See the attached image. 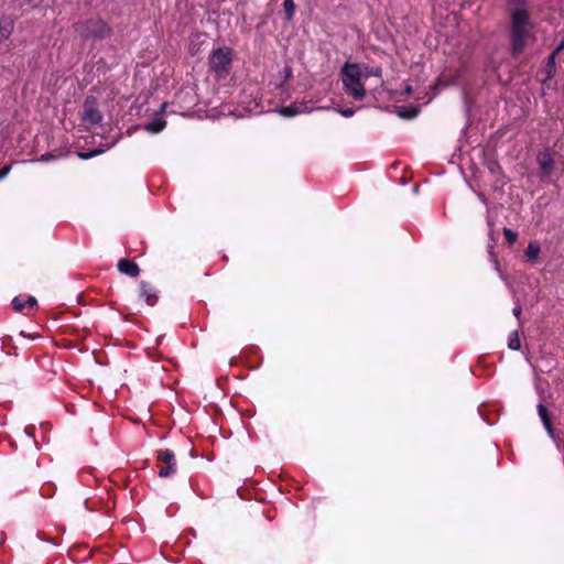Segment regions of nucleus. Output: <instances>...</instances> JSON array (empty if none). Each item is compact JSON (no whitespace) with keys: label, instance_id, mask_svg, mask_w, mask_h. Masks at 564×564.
<instances>
[{"label":"nucleus","instance_id":"f257e3e1","mask_svg":"<svg viewBox=\"0 0 564 564\" xmlns=\"http://www.w3.org/2000/svg\"><path fill=\"white\" fill-rule=\"evenodd\" d=\"M369 76H382L381 66H376L375 68L367 66L365 73L360 64H351V62H345L341 67V82L345 91L354 97V99H365L367 90L362 78H369Z\"/></svg>","mask_w":564,"mask_h":564},{"label":"nucleus","instance_id":"f03ea898","mask_svg":"<svg viewBox=\"0 0 564 564\" xmlns=\"http://www.w3.org/2000/svg\"><path fill=\"white\" fill-rule=\"evenodd\" d=\"M510 47L513 55H520L532 35L533 24L527 8H516L510 13Z\"/></svg>","mask_w":564,"mask_h":564},{"label":"nucleus","instance_id":"7ed1b4c3","mask_svg":"<svg viewBox=\"0 0 564 564\" xmlns=\"http://www.w3.org/2000/svg\"><path fill=\"white\" fill-rule=\"evenodd\" d=\"M76 31L85 39H105L110 35V28L100 19H90L77 24Z\"/></svg>","mask_w":564,"mask_h":564},{"label":"nucleus","instance_id":"20e7f679","mask_svg":"<svg viewBox=\"0 0 564 564\" xmlns=\"http://www.w3.org/2000/svg\"><path fill=\"white\" fill-rule=\"evenodd\" d=\"M231 58V51L229 48H217L209 58L210 68L221 76L227 73Z\"/></svg>","mask_w":564,"mask_h":564},{"label":"nucleus","instance_id":"39448f33","mask_svg":"<svg viewBox=\"0 0 564 564\" xmlns=\"http://www.w3.org/2000/svg\"><path fill=\"white\" fill-rule=\"evenodd\" d=\"M156 459L160 477L166 478L176 473L175 455L171 449L159 451Z\"/></svg>","mask_w":564,"mask_h":564},{"label":"nucleus","instance_id":"423d86ee","mask_svg":"<svg viewBox=\"0 0 564 564\" xmlns=\"http://www.w3.org/2000/svg\"><path fill=\"white\" fill-rule=\"evenodd\" d=\"M82 119L89 126H97L102 121V115L97 109L96 99L94 97H87L85 99Z\"/></svg>","mask_w":564,"mask_h":564},{"label":"nucleus","instance_id":"0eeeda50","mask_svg":"<svg viewBox=\"0 0 564 564\" xmlns=\"http://www.w3.org/2000/svg\"><path fill=\"white\" fill-rule=\"evenodd\" d=\"M536 162L541 167L543 176H550V174H552L555 162L551 150H547V148L541 150L538 153Z\"/></svg>","mask_w":564,"mask_h":564},{"label":"nucleus","instance_id":"6e6552de","mask_svg":"<svg viewBox=\"0 0 564 564\" xmlns=\"http://www.w3.org/2000/svg\"><path fill=\"white\" fill-rule=\"evenodd\" d=\"M140 296L144 299L149 305H154L158 300L156 291L145 281L140 283Z\"/></svg>","mask_w":564,"mask_h":564},{"label":"nucleus","instance_id":"1a4fd4ad","mask_svg":"<svg viewBox=\"0 0 564 564\" xmlns=\"http://www.w3.org/2000/svg\"><path fill=\"white\" fill-rule=\"evenodd\" d=\"M118 270L121 273L127 274L131 278L138 276L139 272H140L138 264L134 261L129 260V259H121L118 262Z\"/></svg>","mask_w":564,"mask_h":564},{"label":"nucleus","instance_id":"9d476101","mask_svg":"<svg viewBox=\"0 0 564 564\" xmlns=\"http://www.w3.org/2000/svg\"><path fill=\"white\" fill-rule=\"evenodd\" d=\"M13 31V22L9 18L0 17V42L8 40Z\"/></svg>","mask_w":564,"mask_h":564},{"label":"nucleus","instance_id":"9b49d317","mask_svg":"<svg viewBox=\"0 0 564 564\" xmlns=\"http://www.w3.org/2000/svg\"><path fill=\"white\" fill-rule=\"evenodd\" d=\"M538 413L541 416L542 422L545 429L547 430L549 434L554 435V429L552 427L550 412L547 411V408L543 405V403H539Z\"/></svg>","mask_w":564,"mask_h":564},{"label":"nucleus","instance_id":"f8f14e48","mask_svg":"<svg viewBox=\"0 0 564 564\" xmlns=\"http://www.w3.org/2000/svg\"><path fill=\"white\" fill-rule=\"evenodd\" d=\"M540 252H541L540 242H536V240H532V242H529L527 250H525V256L528 257L529 260H532V262H535V260H538V258L540 256Z\"/></svg>","mask_w":564,"mask_h":564},{"label":"nucleus","instance_id":"ddd939ff","mask_svg":"<svg viewBox=\"0 0 564 564\" xmlns=\"http://www.w3.org/2000/svg\"><path fill=\"white\" fill-rule=\"evenodd\" d=\"M165 124H166L165 120H163L161 118H155L151 122H148L144 126V129L150 133H158L165 128Z\"/></svg>","mask_w":564,"mask_h":564},{"label":"nucleus","instance_id":"4468645a","mask_svg":"<svg viewBox=\"0 0 564 564\" xmlns=\"http://www.w3.org/2000/svg\"><path fill=\"white\" fill-rule=\"evenodd\" d=\"M419 113V108L416 106H401L398 108V115L401 118H415Z\"/></svg>","mask_w":564,"mask_h":564},{"label":"nucleus","instance_id":"2eb2a0df","mask_svg":"<svg viewBox=\"0 0 564 564\" xmlns=\"http://www.w3.org/2000/svg\"><path fill=\"white\" fill-rule=\"evenodd\" d=\"M556 55H558V52L555 50L552 52V54L549 56L546 62V70L549 78H552L555 74V65H556Z\"/></svg>","mask_w":564,"mask_h":564},{"label":"nucleus","instance_id":"dca6fc26","mask_svg":"<svg viewBox=\"0 0 564 564\" xmlns=\"http://www.w3.org/2000/svg\"><path fill=\"white\" fill-rule=\"evenodd\" d=\"M508 346L511 348V350H520L521 348V340L520 335L518 330H513L509 335L508 339Z\"/></svg>","mask_w":564,"mask_h":564},{"label":"nucleus","instance_id":"f3484780","mask_svg":"<svg viewBox=\"0 0 564 564\" xmlns=\"http://www.w3.org/2000/svg\"><path fill=\"white\" fill-rule=\"evenodd\" d=\"M115 142H112L111 144L107 145L106 148H98V149H95V150H91V151H87V152H78V158H80L82 160H88V159H91L96 155H99L101 153H104L106 150H108Z\"/></svg>","mask_w":564,"mask_h":564},{"label":"nucleus","instance_id":"a211bd4d","mask_svg":"<svg viewBox=\"0 0 564 564\" xmlns=\"http://www.w3.org/2000/svg\"><path fill=\"white\" fill-rule=\"evenodd\" d=\"M502 231H503V235H505L507 241H509V243H514V241H517L518 234H517V231H514V229H510V227H505L502 229Z\"/></svg>","mask_w":564,"mask_h":564},{"label":"nucleus","instance_id":"6ab92c4d","mask_svg":"<svg viewBox=\"0 0 564 564\" xmlns=\"http://www.w3.org/2000/svg\"><path fill=\"white\" fill-rule=\"evenodd\" d=\"M284 10L286 12L288 18H292L295 11L294 0H284Z\"/></svg>","mask_w":564,"mask_h":564},{"label":"nucleus","instance_id":"aec40b11","mask_svg":"<svg viewBox=\"0 0 564 564\" xmlns=\"http://www.w3.org/2000/svg\"><path fill=\"white\" fill-rule=\"evenodd\" d=\"M12 305L17 312H22L24 310V307L26 306V303L23 302L20 297H14L12 300Z\"/></svg>","mask_w":564,"mask_h":564},{"label":"nucleus","instance_id":"412c9836","mask_svg":"<svg viewBox=\"0 0 564 564\" xmlns=\"http://www.w3.org/2000/svg\"><path fill=\"white\" fill-rule=\"evenodd\" d=\"M11 171V165H6L0 170V181L8 176Z\"/></svg>","mask_w":564,"mask_h":564},{"label":"nucleus","instance_id":"4be33fe9","mask_svg":"<svg viewBox=\"0 0 564 564\" xmlns=\"http://www.w3.org/2000/svg\"><path fill=\"white\" fill-rule=\"evenodd\" d=\"M248 111L250 115H259V113H262L264 111V109L260 108L258 105H256L254 108H249Z\"/></svg>","mask_w":564,"mask_h":564},{"label":"nucleus","instance_id":"5701e85b","mask_svg":"<svg viewBox=\"0 0 564 564\" xmlns=\"http://www.w3.org/2000/svg\"><path fill=\"white\" fill-rule=\"evenodd\" d=\"M53 159H55V156L53 154H43L36 161H39V162H48V161H51Z\"/></svg>","mask_w":564,"mask_h":564},{"label":"nucleus","instance_id":"b1692460","mask_svg":"<svg viewBox=\"0 0 564 564\" xmlns=\"http://www.w3.org/2000/svg\"><path fill=\"white\" fill-rule=\"evenodd\" d=\"M25 303H26V306H29L30 308H33L36 306L37 302L34 296H29Z\"/></svg>","mask_w":564,"mask_h":564},{"label":"nucleus","instance_id":"393cba45","mask_svg":"<svg viewBox=\"0 0 564 564\" xmlns=\"http://www.w3.org/2000/svg\"><path fill=\"white\" fill-rule=\"evenodd\" d=\"M343 116H354L355 110L354 108H345V110H340Z\"/></svg>","mask_w":564,"mask_h":564},{"label":"nucleus","instance_id":"a878e982","mask_svg":"<svg viewBox=\"0 0 564 564\" xmlns=\"http://www.w3.org/2000/svg\"><path fill=\"white\" fill-rule=\"evenodd\" d=\"M521 313H522V307H521V305H516V307H513V314H514L518 318H520Z\"/></svg>","mask_w":564,"mask_h":564},{"label":"nucleus","instance_id":"bb28decb","mask_svg":"<svg viewBox=\"0 0 564 564\" xmlns=\"http://www.w3.org/2000/svg\"><path fill=\"white\" fill-rule=\"evenodd\" d=\"M294 113H296V110H293V108H286V106H284V116H294Z\"/></svg>","mask_w":564,"mask_h":564},{"label":"nucleus","instance_id":"cd10ccee","mask_svg":"<svg viewBox=\"0 0 564 564\" xmlns=\"http://www.w3.org/2000/svg\"><path fill=\"white\" fill-rule=\"evenodd\" d=\"M267 111L268 112L272 111V112H276V113H282V107L280 105H276L273 109H269Z\"/></svg>","mask_w":564,"mask_h":564},{"label":"nucleus","instance_id":"c85d7f7f","mask_svg":"<svg viewBox=\"0 0 564 564\" xmlns=\"http://www.w3.org/2000/svg\"><path fill=\"white\" fill-rule=\"evenodd\" d=\"M564 48V37L560 41L558 45L556 46V51H558V53H561V51H563Z\"/></svg>","mask_w":564,"mask_h":564},{"label":"nucleus","instance_id":"c756f323","mask_svg":"<svg viewBox=\"0 0 564 564\" xmlns=\"http://www.w3.org/2000/svg\"><path fill=\"white\" fill-rule=\"evenodd\" d=\"M284 75H285V78L286 76H291V70H286V68L284 69Z\"/></svg>","mask_w":564,"mask_h":564},{"label":"nucleus","instance_id":"7c9ffc66","mask_svg":"<svg viewBox=\"0 0 564 564\" xmlns=\"http://www.w3.org/2000/svg\"><path fill=\"white\" fill-rule=\"evenodd\" d=\"M509 1L510 2H519V4H520V2H524V0H509Z\"/></svg>","mask_w":564,"mask_h":564},{"label":"nucleus","instance_id":"2f4dec72","mask_svg":"<svg viewBox=\"0 0 564 564\" xmlns=\"http://www.w3.org/2000/svg\"><path fill=\"white\" fill-rule=\"evenodd\" d=\"M411 90H412L411 87H406L408 93H411Z\"/></svg>","mask_w":564,"mask_h":564}]
</instances>
